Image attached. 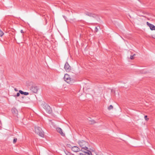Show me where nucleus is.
<instances>
[{
	"label": "nucleus",
	"mask_w": 155,
	"mask_h": 155,
	"mask_svg": "<svg viewBox=\"0 0 155 155\" xmlns=\"http://www.w3.org/2000/svg\"><path fill=\"white\" fill-rule=\"evenodd\" d=\"M14 90L15 91H18V90L16 89V88H15L14 89Z\"/></svg>",
	"instance_id": "23"
},
{
	"label": "nucleus",
	"mask_w": 155,
	"mask_h": 155,
	"mask_svg": "<svg viewBox=\"0 0 155 155\" xmlns=\"http://www.w3.org/2000/svg\"><path fill=\"white\" fill-rule=\"evenodd\" d=\"M68 147L70 148L71 150L74 152H77L81 150V149L77 146H72L70 144L67 145Z\"/></svg>",
	"instance_id": "3"
},
{
	"label": "nucleus",
	"mask_w": 155,
	"mask_h": 155,
	"mask_svg": "<svg viewBox=\"0 0 155 155\" xmlns=\"http://www.w3.org/2000/svg\"><path fill=\"white\" fill-rule=\"evenodd\" d=\"M152 37L153 38L155 39V33L152 34Z\"/></svg>",
	"instance_id": "19"
},
{
	"label": "nucleus",
	"mask_w": 155,
	"mask_h": 155,
	"mask_svg": "<svg viewBox=\"0 0 155 155\" xmlns=\"http://www.w3.org/2000/svg\"><path fill=\"white\" fill-rule=\"evenodd\" d=\"M4 34V33L3 31L1 30H0V36L2 37L3 36Z\"/></svg>",
	"instance_id": "16"
},
{
	"label": "nucleus",
	"mask_w": 155,
	"mask_h": 155,
	"mask_svg": "<svg viewBox=\"0 0 155 155\" xmlns=\"http://www.w3.org/2000/svg\"><path fill=\"white\" fill-rule=\"evenodd\" d=\"M31 90L34 93H36L38 91V87L36 86H33L31 88Z\"/></svg>",
	"instance_id": "8"
},
{
	"label": "nucleus",
	"mask_w": 155,
	"mask_h": 155,
	"mask_svg": "<svg viewBox=\"0 0 155 155\" xmlns=\"http://www.w3.org/2000/svg\"><path fill=\"white\" fill-rule=\"evenodd\" d=\"M21 33H23V30H21Z\"/></svg>",
	"instance_id": "24"
},
{
	"label": "nucleus",
	"mask_w": 155,
	"mask_h": 155,
	"mask_svg": "<svg viewBox=\"0 0 155 155\" xmlns=\"http://www.w3.org/2000/svg\"><path fill=\"white\" fill-rule=\"evenodd\" d=\"M79 155H85L84 153H79Z\"/></svg>",
	"instance_id": "21"
},
{
	"label": "nucleus",
	"mask_w": 155,
	"mask_h": 155,
	"mask_svg": "<svg viewBox=\"0 0 155 155\" xmlns=\"http://www.w3.org/2000/svg\"><path fill=\"white\" fill-rule=\"evenodd\" d=\"M64 80L68 83H70L72 81V79L71 77L68 74H65L64 78Z\"/></svg>",
	"instance_id": "4"
},
{
	"label": "nucleus",
	"mask_w": 155,
	"mask_h": 155,
	"mask_svg": "<svg viewBox=\"0 0 155 155\" xmlns=\"http://www.w3.org/2000/svg\"><path fill=\"white\" fill-rule=\"evenodd\" d=\"M19 92L21 94H23L25 95H27L29 94V93L28 92H24L21 90H19Z\"/></svg>",
	"instance_id": "10"
},
{
	"label": "nucleus",
	"mask_w": 155,
	"mask_h": 155,
	"mask_svg": "<svg viewBox=\"0 0 155 155\" xmlns=\"http://www.w3.org/2000/svg\"><path fill=\"white\" fill-rule=\"evenodd\" d=\"M135 55V54H134L133 55H130V59L133 60L134 59V56Z\"/></svg>",
	"instance_id": "14"
},
{
	"label": "nucleus",
	"mask_w": 155,
	"mask_h": 155,
	"mask_svg": "<svg viewBox=\"0 0 155 155\" xmlns=\"http://www.w3.org/2000/svg\"><path fill=\"white\" fill-rule=\"evenodd\" d=\"M78 143L81 147V151L84 150L85 148L87 149V147L89 146L88 143L82 140H79L78 141Z\"/></svg>",
	"instance_id": "1"
},
{
	"label": "nucleus",
	"mask_w": 155,
	"mask_h": 155,
	"mask_svg": "<svg viewBox=\"0 0 155 155\" xmlns=\"http://www.w3.org/2000/svg\"><path fill=\"white\" fill-rule=\"evenodd\" d=\"M147 24L149 26L151 30H155V26L152 24L149 23L148 22H147Z\"/></svg>",
	"instance_id": "6"
},
{
	"label": "nucleus",
	"mask_w": 155,
	"mask_h": 155,
	"mask_svg": "<svg viewBox=\"0 0 155 155\" xmlns=\"http://www.w3.org/2000/svg\"><path fill=\"white\" fill-rule=\"evenodd\" d=\"M95 30L96 32H97L98 31V29L97 28V27H96L95 28Z\"/></svg>",
	"instance_id": "20"
},
{
	"label": "nucleus",
	"mask_w": 155,
	"mask_h": 155,
	"mask_svg": "<svg viewBox=\"0 0 155 155\" xmlns=\"http://www.w3.org/2000/svg\"><path fill=\"white\" fill-rule=\"evenodd\" d=\"M64 152L66 155H74L73 154L67 151H64Z\"/></svg>",
	"instance_id": "12"
},
{
	"label": "nucleus",
	"mask_w": 155,
	"mask_h": 155,
	"mask_svg": "<svg viewBox=\"0 0 155 155\" xmlns=\"http://www.w3.org/2000/svg\"><path fill=\"white\" fill-rule=\"evenodd\" d=\"M43 108L46 110L47 113L50 114L52 112V110L49 105L47 104H44L43 105Z\"/></svg>",
	"instance_id": "5"
},
{
	"label": "nucleus",
	"mask_w": 155,
	"mask_h": 155,
	"mask_svg": "<svg viewBox=\"0 0 155 155\" xmlns=\"http://www.w3.org/2000/svg\"><path fill=\"white\" fill-rule=\"evenodd\" d=\"M113 107L112 105H110L108 107V110H110L113 109Z\"/></svg>",
	"instance_id": "15"
},
{
	"label": "nucleus",
	"mask_w": 155,
	"mask_h": 155,
	"mask_svg": "<svg viewBox=\"0 0 155 155\" xmlns=\"http://www.w3.org/2000/svg\"><path fill=\"white\" fill-rule=\"evenodd\" d=\"M64 68L66 71H69L70 70V66L68 63H65L64 66Z\"/></svg>",
	"instance_id": "9"
},
{
	"label": "nucleus",
	"mask_w": 155,
	"mask_h": 155,
	"mask_svg": "<svg viewBox=\"0 0 155 155\" xmlns=\"http://www.w3.org/2000/svg\"><path fill=\"white\" fill-rule=\"evenodd\" d=\"M17 141V138H14L13 140V143L14 144Z\"/></svg>",
	"instance_id": "17"
},
{
	"label": "nucleus",
	"mask_w": 155,
	"mask_h": 155,
	"mask_svg": "<svg viewBox=\"0 0 155 155\" xmlns=\"http://www.w3.org/2000/svg\"><path fill=\"white\" fill-rule=\"evenodd\" d=\"M12 112L13 114H16L17 112V110L15 108H14L12 109Z\"/></svg>",
	"instance_id": "11"
},
{
	"label": "nucleus",
	"mask_w": 155,
	"mask_h": 155,
	"mask_svg": "<svg viewBox=\"0 0 155 155\" xmlns=\"http://www.w3.org/2000/svg\"><path fill=\"white\" fill-rule=\"evenodd\" d=\"M35 131L36 134L39 136L43 137L44 133L41 128L40 127L36 126L35 127Z\"/></svg>",
	"instance_id": "2"
},
{
	"label": "nucleus",
	"mask_w": 155,
	"mask_h": 155,
	"mask_svg": "<svg viewBox=\"0 0 155 155\" xmlns=\"http://www.w3.org/2000/svg\"><path fill=\"white\" fill-rule=\"evenodd\" d=\"M56 130L57 132L60 134L61 136H65V134L63 132L61 128H57Z\"/></svg>",
	"instance_id": "7"
},
{
	"label": "nucleus",
	"mask_w": 155,
	"mask_h": 155,
	"mask_svg": "<svg viewBox=\"0 0 155 155\" xmlns=\"http://www.w3.org/2000/svg\"><path fill=\"white\" fill-rule=\"evenodd\" d=\"M144 118L145 120L147 121L149 120V118H147V115H145L144 116Z\"/></svg>",
	"instance_id": "18"
},
{
	"label": "nucleus",
	"mask_w": 155,
	"mask_h": 155,
	"mask_svg": "<svg viewBox=\"0 0 155 155\" xmlns=\"http://www.w3.org/2000/svg\"><path fill=\"white\" fill-rule=\"evenodd\" d=\"M20 93L19 92L17 93V95H16V96L17 97H19L20 96Z\"/></svg>",
	"instance_id": "22"
},
{
	"label": "nucleus",
	"mask_w": 155,
	"mask_h": 155,
	"mask_svg": "<svg viewBox=\"0 0 155 155\" xmlns=\"http://www.w3.org/2000/svg\"><path fill=\"white\" fill-rule=\"evenodd\" d=\"M95 123V121L94 120H91L89 121V123L91 124H93Z\"/></svg>",
	"instance_id": "13"
}]
</instances>
